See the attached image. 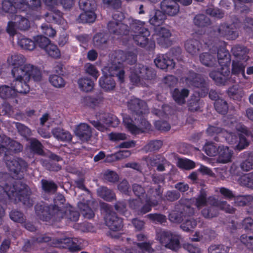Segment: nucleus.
I'll list each match as a JSON object with an SVG mask.
<instances>
[{"instance_id": "nucleus-1", "label": "nucleus", "mask_w": 253, "mask_h": 253, "mask_svg": "<svg viewBox=\"0 0 253 253\" xmlns=\"http://www.w3.org/2000/svg\"><path fill=\"white\" fill-rule=\"evenodd\" d=\"M29 186L20 181H16L12 186L6 185L5 188L0 185V203L6 205L8 201L15 204L21 202L24 205L31 207L33 201L30 198Z\"/></svg>"}, {"instance_id": "nucleus-2", "label": "nucleus", "mask_w": 253, "mask_h": 253, "mask_svg": "<svg viewBox=\"0 0 253 253\" xmlns=\"http://www.w3.org/2000/svg\"><path fill=\"white\" fill-rule=\"evenodd\" d=\"M3 160L9 170L16 178H20L23 173L27 170L28 163L22 158L9 156L12 154H18L23 149V145L18 141L9 137L5 145Z\"/></svg>"}, {"instance_id": "nucleus-3", "label": "nucleus", "mask_w": 253, "mask_h": 253, "mask_svg": "<svg viewBox=\"0 0 253 253\" xmlns=\"http://www.w3.org/2000/svg\"><path fill=\"white\" fill-rule=\"evenodd\" d=\"M65 198L58 194L54 199V204L48 205L42 202L35 206V213L39 218L43 221L57 222L63 218L66 212Z\"/></svg>"}, {"instance_id": "nucleus-4", "label": "nucleus", "mask_w": 253, "mask_h": 253, "mask_svg": "<svg viewBox=\"0 0 253 253\" xmlns=\"http://www.w3.org/2000/svg\"><path fill=\"white\" fill-rule=\"evenodd\" d=\"M27 68L26 72L22 69L16 68L12 71V75L14 80L11 85L15 92V96L17 93L25 94L29 92L30 86L28 82L31 79L35 82H39L42 80V76L40 69H36L32 73L30 72L29 70H31L32 68L30 66Z\"/></svg>"}, {"instance_id": "nucleus-5", "label": "nucleus", "mask_w": 253, "mask_h": 253, "mask_svg": "<svg viewBox=\"0 0 253 253\" xmlns=\"http://www.w3.org/2000/svg\"><path fill=\"white\" fill-rule=\"evenodd\" d=\"M185 81L190 85L200 89L199 96L204 97L209 93V97L215 101V109L219 114H221V99L215 90L211 89L209 91L208 84L201 75L195 73L193 70H189L187 74Z\"/></svg>"}, {"instance_id": "nucleus-6", "label": "nucleus", "mask_w": 253, "mask_h": 253, "mask_svg": "<svg viewBox=\"0 0 253 253\" xmlns=\"http://www.w3.org/2000/svg\"><path fill=\"white\" fill-rule=\"evenodd\" d=\"M166 16L161 10L156 9L151 10L149 13V22L155 27V34L153 36H156L157 43L162 47L168 48L172 44L170 40L171 34L169 30L159 27L165 21Z\"/></svg>"}, {"instance_id": "nucleus-7", "label": "nucleus", "mask_w": 253, "mask_h": 253, "mask_svg": "<svg viewBox=\"0 0 253 253\" xmlns=\"http://www.w3.org/2000/svg\"><path fill=\"white\" fill-rule=\"evenodd\" d=\"M130 29L136 34L133 36L134 42L141 47L149 51H153L155 48V42L153 39H149L150 32L146 23L139 20H132L130 23Z\"/></svg>"}, {"instance_id": "nucleus-8", "label": "nucleus", "mask_w": 253, "mask_h": 253, "mask_svg": "<svg viewBox=\"0 0 253 253\" xmlns=\"http://www.w3.org/2000/svg\"><path fill=\"white\" fill-rule=\"evenodd\" d=\"M127 107L130 113L135 117V120L139 121L140 125L145 128H148L151 125L145 119V115L148 113L147 103L143 100L132 98L127 102Z\"/></svg>"}, {"instance_id": "nucleus-9", "label": "nucleus", "mask_w": 253, "mask_h": 253, "mask_svg": "<svg viewBox=\"0 0 253 253\" xmlns=\"http://www.w3.org/2000/svg\"><path fill=\"white\" fill-rule=\"evenodd\" d=\"M194 209L190 206L189 199H181L169 213V219L172 222L180 223L183 217H190L194 214Z\"/></svg>"}, {"instance_id": "nucleus-10", "label": "nucleus", "mask_w": 253, "mask_h": 253, "mask_svg": "<svg viewBox=\"0 0 253 253\" xmlns=\"http://www.w3.org/2000/svg\"><path fill=\"white\" fill-rule=\"evenodd\" d=\"M156 76L155 71L142 64H137L130 69L129 79L133 85H138L141 80H151Z\"/></svg>"}, {"instance_id": "nucleus-11", "label": "nucleus", "mask_w": 253, "mask_h": 253, "mask_svg": "<svg viewBox=\"0 0 253 253\" xmlns=\"http://www.w3.org/2000/svg\"><path fill=\"white\" fill-rule=\"evenodd\" d=\"M221 46L216 48L215 52L210 54L208 52H204L200 55L201 63L207 67H216L217 65L221 66V55L219 52Z\"/></svg>"}, {"instance_id": "nucleus-12", "label": "nucleus", "mask_w": 253, "mask_h": 253, "mask_svg": "<svg viewBox=\"0 0 253 253\" xmlns=\"http://www.w3.org/2000/svg\"><path fill=\"white\" fill-rule=\"evenodd\" d=\"M115 62L120 63L126 62L130 65L134 64L137 61V55L132 51H124L122 50H115L112 54Z\"/></svg>"}, {"instance_id": "nucleus-13", "label": "nucleus", "mask_w": 253, "mask_h": 253, "mask_svg": "<svg viewBox=\"0 0 253 253\" xmlns=\"http://www.w3.org/2000/svg\"><path fill=\"white\" fill-rule=\"evenodd\" d=\"M105 224L112 231L120 230L123 227V219L112 211H107L104 217Z\"/></svg>"}, {"instance_id": "nucleus-14", "label": "nucleus", "mask_w": 253, "mask_h": 253, "mask_svg": "<svg viewBox=\"0 0 253 253\" xmlns=\"http://www.w3.org/2000/svg\"><path fill=\"white\" fill-rule=\"evenodd\" d=\"M26 61V59L25 57L22 54H14L11 56L10 59H8V62L9 64L13 66V67L11 70V72L15 68L17 69H22L24 72L27 70V67H29V66L31 67L32 69L30 70V72H33V71L36 69H40L37 67L34 66L33 65L28 64H24Z\"/></svg>"}, {"instance_id": "nucleus-15", "label": "nucleus", "mask_w": 253, "mask_h": 253, "mask_svg": "<svg viewBox=\"0 0 253 253\" xmlns=\"http://www.w3.org/2000/svg\"><path fill=\"white\" fill-rule=\"evenodd\" d=\"M22 5L27 6L26 4L22 3L21 0H3L1 3L3 11L14 15L22 12Z\"/></svg>"}, {"instance_id": "nucleus-16", "label": "nucleus", "mask_w": 253, "mask_h": 253, "mask_svg": "<svg viewBox=\"0 0 253 253\" xmlns=\"http://www.w3.org/2000/svg\"><path fill=\"white\" fill-rule=\"evenodd\" d=\"M62 158L53 153H51L48 156V159L42 161V166L49 171L57 172L62 169V166L58 164L62 161Z\"/></svg>"}, {"instance_id": "nucleus-17", "label": "nucleus", "mask_w": 253, "mask_h": 253, "mask_svg": "<svg viewBox=\"0 0 253 253\" xmlns=\"http://www.w3.org/2000/svg\"><path fill=\"white\" fill-rule=\"evenodd\" d=\"M161 10L165 15L170 16L176 15L179 11L178 4L172 0H163L160 3Z\"/></svg>"}, {"instance_id": "nucleus-18", "label": "nucleus", "mask_w": 253, "mask_h": 253, "mask_svg": "<svg viewBox=\"0 0 253 253\" xmlns=\"http://www.w3.org/2000/svg\"><path fill=\"white\" fill-rule=\"evenodd\" d=\"M156 66L162 70L173 69L175 64L168 54H159L154 60Z\"/></svg>"}, {"instance_id": "nucleus-19", "label": "nucleus", "mask_w": 253, "mask_h": 253, "mask_svg": "<svg viewBox=\"0 0 253 253\" xmlns=\"http://www.w3.org/2000/svg\"><path fill=\"white\" fill-rule=\"evenodd\" d=\"M109 31L116 35H128L129 33L128 26L123 23L109 22L107 24Z\"/></svg>"}, {"instance_id": "nucleus-20", "label": "nucleus", "mask_w": 253, "mask_h": 253, "mask_svg": "<svg viewBox=\"0 0 253 253\" xmlns=\"http://www.w3.org/2000/svg\"><path fill=\"white\" fill-rule=\"evenodd\" d=\"M24 15H14V20L16 21V28L21 31L28 30L30 27L29 19H31V14L28 12H21Z\"/></svg>"}, {"instance_id": "nucleus-21", "label": "nucleus", "mask_w": 253, "mask_h": 253, "mask_svg": "<svg viewBox=\"0 0 253 253\" xmlns=\"http://www.w3.org/2000/svg\"><path fill=\"white\" fill-rule=\"evenodd\" d=\"M109 37L108 34L105 32L96 33L92 39L94 46L101 50L106 48L107 47Z\"/></svg>"}, {"instance_id": "nucleus-22", "label": "nucleus", "mask_w": 253, "mask_h": 253, "mask_svg": "<svg viewBox=\"0 0 253 253\" xmlns=\"http://www.w3.org/2000/svg\"><path fill=\"white\" fill-rule=\"evenodd\" d=\"M227 139L231 144H234L238 142L236 146V149L239 151L242 150L249 145V142L246 137L242 134L239 135L233 133L230 134Z\"/></svg>"}, {"instance_id": "nucleus-23", "label": "nucleus", "mask_w": 253, "mask_h": 253, "mask_svg": "<svg viewBox=\"0 0 253 253\" xmlns=\"http://www.w3.org/2000/svg\"><path fill=\"white\" fill-rule=\"evenodd\" d=\"M111 58H113V62L114 63L112 64L109 67V75L111 76L113 78L114 77H118L119 81L121 83H123L124 82L125 73L122 66L123 63H118L115 62L114 58L112 55Z\"/></svg>"}, {"instance_id": "nucleus-24", "label": "nucleus", "mask_w": 253, "mask_h": 253, "mask_svg": "<svg viewBox=\"0 0 253 253\" xmlns=\"http://www.w3.org/2000/svg\"><path fill=\"white\" fill-rule=\"evenodd\" d=\"M76 135L84 142L88 141L92 136L90 127L86 124H81L76 128Z\"/></svg>"}, {"instance_id": "nucleus-25", "label": "nucleus", "mask_w": 253, "mask_h": 253, "mask_svg": "<svg viewBox=\"0 0 253 253\" xmlns=\"http://www.w3.org/2000/svg\"><path fill=\"white\" fill-rule=\"evenodd\" d=\"M99 84L105 91L112 90L116 86V82L114 78L107 74H104L100 78Z\"/></svg>"}, {"instance_id": "nucleus-26", "label": "nucleus", "mask_w": 253, "mask_h": 253, "mask_svg": "<svg viewBox=\"0 0 253 253\" xmlns=\"http://www.w3.org/2000/svg\"><path fill=\"white\" fill-rule=\"evenodd\" d=\"M55 246L56 245H61L63 248H68L72 252L79 251L81 250L80 246L75 244L71 238H59L54 240Z\"/></svg>"}, {"instance_id": "nucleus-27", "label": "nucleus", "mask_w": 253, "mask_h": 253, "mask_svg": "<svg viewBox=\"0 0 253 253\" xmlns=\"http://www.w3.org/2000/svg\"><path fill=\"white\" fill-rule=\"evenodd\" d=\"M172 97L174 101L178 105H182L186 102L185 99L189 94V90L187 88H182L181 90L175 88L172 91Z\"/></svg>"}, {"instance_id": "nucleus-28", "label": "nucleus", "mask_w": 253, "mask_h": 253, "mask_svg": "<svg viewBox=\"0 0 253 253\" xmlns=\"http://www.w3.org/2000/svg\"><path fill=\"white\" fill-rule=\"evenodd\" d=\"M98 196L107 202H112L116 199L115 192L106 186H101L97 190Z\"/></svg>"}, {"instance_id": "nucleus-29", "label": "nucleus", "mask_w": 253, "mask_h": 253, "mask_svg": "<svg viewBox=\"0 0 253 253\" xmlns=\"http://www.w3.org/2000/svg\"><path fill=\"white\" fill-rule=\"evenodd\" d=\"M17 44L23 49L31 51L34 50L36 47L34 41L22 35L18 36Z\"/></svg>"}, {"instance_id": "nucleus-30", "label": "nucleus", "mask_w": 253, "mask_h": 253, "mask_svg": "<svg viewBox=\"0 0 253 253\" xmlns=\"http://www.w3.org/2000/svg\"><path fill=\"white\" fill-rule=\"evenodd\" d=\"M231 52L237 59L247 61L249 59L248 49L244 45H236L232 47Z\"/></svg>"}, {"instance_id": "nucleus-31", "label": "nucleus", "mask_w": 253, "mask_h": 253, "mask_svg": "<svg viewBox=\"0 0 253 253\" xmlns=\"http://www.w3.org/2000/svg\"><path fill=\"white\" fill-rule=\"evenodd\" d=\"M186 50L192 55L198 53L201 47V43L199 41L191 39L187 40L184 44Z\"/></svg>"}, {"instance_id": "nucleus-32", "label": "nucleus", "mask_w": 253, "mask_h": 253, "mask_svg": "<svg viewBox=\"0 0 253 253\" xmlns=\"http://www.w3.org/2000/svg\"><path fill=\"white\" fill-rule=\"evenodd\" d=\"M52 133L57 139L61 141L69 142L72 139V136L69 131L60 127L53 129Z\"/></svg>"}, {"instance_id": "nucleus-33", "label": "nucleus", "mask_w": 253, "mask_h": 253, "mask_svg": "<svg viewBox=\"0 0 253 253\" xmlns=\"http://www.w3.org/2000/svg\"><path fill=\"white\" fill-rule=\"evenodd\" d=\"M234 203L236 206L240 207H244L248 206L249 209L252 207V203L253 202V196L251 195H237L235 197Z\"/></svg>"}, {"instance_id": "nucleus-34", "label": "nucleus", "mask_w": 253, "mask_h": 253, "mask_svg": "<svg viewBox=\"0 0 253 253\" xmlns=\"http://www.w3.org/2000/svg\"><path fill=\"white\" fill-rule=\"evenodd\" d=\"M29 150L31 153L34 155L43 156L44 153L43 146L42 143L36 138H32L31 139Z\"/></svg>"}, {"instance_id": "nucleus-35", "label": "nucleus", "mask_w": 253, "mask_h": 253, "mask_svg": "<svg viewBox=\"0 0 253 253\" xmlns=\"http://www.w3.org/2000/svg\"><path fill=\"white\" fill-rule=\"evenodd\" d=\"M123 122L126 128L131 134L137 135L143 132V130L135 125L131 118L126 117L124 118Z\"/></svg>"}, {"instance_id": "nucleus-36", "label": "nucleus", "mask_w": 253, "mask_h": 253, "mask_svg": "<svg viewBox=\"0 0 253 253\" xmlns=\"http://www.w3.org/2000/svg\"><path fill=\"white\" fill-rule=\"evenodd\" d=\"M45 16L46 20L51 23L61 25L64 22L62 13L58 10L51 13H47Z\"/></svg>"}, {"instance_id": "nucleus-37", "label": "nucleus", "mask_w": 253, "mask_h": 253, "mask_svg": "<svg viewBox=\"0 0 253 253\" xmlns=\"http://www.w3.org/2000/svg\"><path fill=\"white\" fill-rule=\"evenodd\" d=\"M78 84L80 89L86 92L92 91L94 87V82L88 77L79 79Z\"/></svg>"}, {"instance_id": "nucleus-38", "label": "nucleus", "mask_w": 253, "mask_h": 253, "mask_svg": "<svg viewBox=\"0 0 253 253\" xmlns=\"http://www.w3.org/2000/svg\"><path fill=\"white\" fill-rule=\"evenodd\" d=\"M22 4H26L27 6H22V12H28V13L32 10H37L41 6V0H21Z\"/></svg>"}, {"instance_id": "nucleus-39", "label": "nucleus", "mask_w": 253, "mask_h": 253, "mask_svg": "<svg viewBox=\"0 0 253 253\" xmlns=\"http://www.w3.org/2000/svg\"><path fill=\"white\" fill-rule=\"evenodd\" d=\"M95 10H89L84 11L79 17L80 22L83 23L94 22L96 18V15L94 12Z\"/></svg>"}, {"instance_id": "nucleus-40", "label": "nucleus", "mask_w": 253, "mask_h": 253, "mask_svg": "<svg viewBox=\"0 0 253 253\" xmlns=\"http://www.w3.org/2000/svg\"><path fill=\"white\" fill-rule=\"evenodd\" d=\"M193 23L198 27H208L211 24L210 19L204 14L196 15L193 19Z\"/></svg>"}, {"instance_id": "nucleus-41", "label": "nucleus", "mask_w": 253, "mask_h": 253, "mask_svg": "<svg viewBox=\"0 0 253 253\" xmlns=\"http://www.w3.org/2000/svg\"><path fill=\"white\" fill-rule=\"evenodd\" d=\"M78 207L84 218L90 219L94 217V212L88 204L80 202L78 204Z\"/></svg>"}, {"instance_id": "nucleus-42", "label": "nucleus", "mask_w": 253, "mask_h": 253, "mask_svg": "<svg viewBox=\"0 0 253 253\" xmlns=\"http://www.w3.org/2000/svg\"><path fill=\"white\" fill-rule=\"evenodd\" d=\"M159 204V201L157 200H152V197H149L146 200V203L142 205L138 211V214H144L152 210V207L157 206Z\"/></svg>"}, {"instance_id": "nucleus-43", "label": "nucleus", "mask_w": 253, "mask_h": 253, "mask_svg": "<svg viewBox=\"0 0 253 253\" xmlns=\"http://www.w3.org/2000/svg\"><path fill=\"white\" fill-rule=\"evenodd\" d=\"M202 102L199 96L192 95L187 103L188 110L191 112H195L200 110Z\"/></svg>"}, {"instance_id": "nucleus-44", "label": "nucleus", "mask_w": 253, "mask_h": 253, "mask_svg": "<svg viewBox=\"0 0 253 253\" xmlns=\"http://www.w3.org/2000/svg\"><path fill=\"white\" fill-rule=\"evenodd\" d=\"M45 4L48 6L58 5L60 2L65 9L71 8L74 4V0H43Z\"/></svg>"}, {"instance_id": "nucleus-45", "label": "nucleus", "mask_w": 253, "mask_h": 253, "mask_svg": "<svg viewBox=\"0 0 253 253\" xmlns=\"http://www.w3.org/2000/svg\"><path fill=\"white\" fill-rule=\"evenodd\" d=\"M15 97V92L12 87L7 85L0 86V97L3 99L13 98Z\"/></svg>"}, {"instance_id": "nucleus-46", "label": "nucleus", "mask_w": 253, "mask_h": 253, "mask_svg": "<svg viewBox=\"0 0 253 253\" xmlns=\"http://www.w3.org/2000/svg\"><path fill=\"white\" fill-rule=\"evenodd\" d=\"M102 120L104 124L113 127L117 126L120 123L119 119L111 113L104 114Z\"/></svg>"}, {"instance_id": "nucleus-47", "label": "nucleus", "mask_w": 253, "mask_h": 253, "mask_svg": "<svg viewBox=\"0 0 253 253\" xmlns=\"http://www.w3.org/2000/svg\"><path fill=\"white\" fill-rule=\"evenodd\" d=\"M103 179L106 182L115 183L119 181V176L116 171L106 169L103 173Z\"/></svg>"}, {"instance_id": "nucleus-48", "label": "nucleus", "mask_w": 253, "mask_h": 253, "mask_svg": "<svg viewBox=\"0 0 253 253\" xmlns=\"http://www.w3.org/2000/svg\"><path fill=\"white\" fill-rule=\"evenodd\" d=\"M245 64L240 61L233 60L232 63V74L238 75L240 73L242 74L243 77L246 78L245 74Z\"/></svg>"}, {"instance_id": "nucleus-49", "label": "nucleus", "mask_w": 253, "mask_h": 253, "mask_svg": "<svg viewBox=\"0 0 253 253\" xmlns=\"http://www.w3.org/2000/svg\"><path fill=\"white\" fill-rule=\"evenodd\" d=\"M219 146L217 147L214 143L207 142L203 148L205 153L211 157L215 156L219 154Z\"/></svg>"}, {"instance_id": "nucleus-50", "label": "nucleus", "mask_w": 253, "mask_h": 253, "mask_svg": "<svg viewBox=\"0 0 253 253\" xmlns=\"http://www.w3.org/2000/svg\"><path fill=\"white\" fill-rule=\"evenodd\" d=\"M165 247L172 251H177L180 248L179 236L173 234L168 243L165 245Z\"/></svg>"}, {"instance_id": "nucleus-51", "label": "nucleus", "mask_w": 253, "mask_h": 253, "mask_svg": "<svg viewBox=\"0 0 253 253\" xmlns=\"http://www.w3.org/2000/svg\"><path fill=\"white\" fill-rule=\"evenodd\" d=\"M153 244L152 241H148L143 242H134V245L136 246L140 250L144 253L145 252L148 253H154L155 250L152 248V246Z\"/></svg>"}, {"instance_id": "nucleus-52", "label": "nucleus", "mask_w": 253, "mask_h": 253, "mask_svg": "<svg viewBox=\"0 0 253 253\" xmlns=\"http://www.w3.org/2000/svg\"><path fill=\"white\" fill-rule=\"evenodd\" d=\"M79 5L83 11L95 10L96 3L95 0H79Z\"/></svg>"}, {"instance_id": "nucleus-53", "label": "nucleus", "mask_w": 253, "mask_h": 253, "mask_svg": "<svg viewBox=\"0 0 253 253\" xmlns=\"http://www.w3.org/2000/svg\"><path fill=\"white\" fill-rule=\"evenodd\" d=\"M219 213L218 209L214 206H210L203 209L202 215L206 218H211L217 216Z\"/></svg>"}, {"instance_id": "nucleus-54", "label": "nucleus", "mask_w": 253, "mask_h": 253, "mask_svg": "<svg viewBox=\"0 0 253 253\" xmlns=\"http://www.w3.org/2000/svg\"><path fill=\"white\" fill-rule=\"evenodd\" d=\"M36 46H38L44 50L51 43L50 41L45 36L38 35L34 37Z\"/></svg>"}, {"instance_id": "nucleus-55", "label": "nucleus", "mask_w": 253, "mask_h": 253, "mask_svg": "<svg viewBox=\"0 0 253 253\" xmlns=\"http://www.w3.org/2000/svg\"><path fill=\"white\" fill-rule=\"evenodd\" d=\"M42 190L46 193H51L57 190V186L53 181H48L46 179L41 180Z\"/></svg>"}, {"instance_id": "nucleus-56", "label": "nucleus", "mask_w": 253, "mask_h": 253, "mask_svg": "<svg viewBox=\"0 0 253 253\" xmlns=\"http://www.w3.org/2000/svg\"><path fill=\"white\" fill-rule=\"evenodd\" d=\"M240 182L242 185L253 189V171L243 175L240 178Z\"/></svg>"}, {"instance_id": "nucleus-57", "label": "nucleus", "mask_w": 253, "mask_h": 253, "mask_svg": "<svg viewBox=\"0 0 253 253\" xmlns=\"http://www.w3.org/2000/svg\"><path fill=\"white\" fill-rule=\"evenodd\" d=\"M44 50L49 56L53 58L57 59L61 56L60 51L58 46L51 43L47 46Z\"/></svg>"}, {"instance_id": "nucleus-58", "label": "nucleus", "mask_w": 253, "mask_h": 253, "mask_svg": "<svg viewBox=\"0 0 253 253\" xmlns=\"http://www.w3.org/2000/svg\"><path fill=\"white\" fill-rule=\"evenodd\" d=\"M99 98L93 97L90 96H84L82 100L84 104L91 108H94L98 106L101 102Z\"/></svg>"}, {"instance_id": "nucleus-59", "label": "nucleus", "mask_w": 253, "mask_h": 253, "mask_svg": "<svg viewBox=\"0 0 253 253\" xmlns=\"http://www.w3.org/2000/svg\"><path fill=\"white\" fill-rule=\"evenodd\" d=\"M197 224V221L195 219L190 218L186 219L180 225V228L184 231L190 232L193 230L196 227Z\"/></svg>"}, {"instance_id": "nucleus-60", "label": "nucleus", "mask_w": 253, "mask_h": 253, "mask_svg": "<svg viewBox=\"0 0 253 253\" xmlns=\"http://www.w3.org/2000/svg\"><path fill=\"white\" fill-rule=\"evenodd\" d=\"M177 166L180 169L190 170L195 167V164L189 159H179L177 161Z\"/></svg>"}, {"instance_id": "nucleus-61", "label": "nucleus", "mask_w": 253, "mask_h": 253, "mask_svg": "<svg viewBox=\"0 0 253 253\" xmlns=\"http://www.w3.org/2000/svg\"><path fill=\"white\" fill-rule=\"evenodd\" d=\"M50 83L56 87H62L65 85L64 79L59 75H51L49 78Z\"/></svg>"}, {"instance_id": "nucleus-62", "label": "nucleus", "mask_w": 253, "mask_h": 253, "mask_svg": "<svg viewBox=\"0 0 253 253\" xmlns=\"http://www.w3.org/2000/svg\"><path fill=\"white\" fill-rule=\"evenodd\" d=\"M166 159L160 154L153 155L148 158V165L152 167H156L160 163H165Z\"/></svg>"}, {"instance_id": "nucleus-63", "label": "nucleus", "mask_w": 253, "mask_h": 253, "mask_svg": "<svg viewBox=\"0 0 253 253\" xmlns=\"http://www.w3.org/2000/svg\"><path fill=\"white\" fill-rule=\"evenodd\" d=\"M163 145V141L159 140L150 141L144 146V149L147 152H152L159 150Z\"/></svg>"}, {"instance_id": "nucleus-64", "label": "nucleus", "mask_w": 253, "mask_h": 253, "mask_svg": "<svg viewBox=\"0 0 253 253\" xmlns=\"http://www.w3.org/2000/svg\"><path fill=\"white\" fill-rule=\"evenodd\" d=\"M147 217L155 223L163 224L167 222V217L161 213H150L147 215Z\"/></svg>"}]
</instances>
